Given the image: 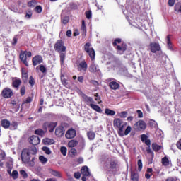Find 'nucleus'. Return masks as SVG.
I'll list each match as a JSON object with an SVG mask.
<instances>
[{"label":"nucleus","instance_id":"obj_56","mask_svg":"<svg viewBox=\"0 0 181 181\" xmlns=\"http://www.w3.org/2000/svg\"><path fill=\"white\" fill-rule=\"evenodd\" d=\"M141 138L142 142H145L146 140H148V136H146V134H142L141 136Z\"/></svg>","mask_w":181,"mask_h":181},{"label":"nucleus","instance_id":"obj_49","mask_svg":"<svg viewBox=\"0 0 181 181\" xmlns=\"http://www.w3.org/2000/svg\"><path fill=\"white\" fill-rule=\"evenodd\" d=\"M84 100L86 103H94V100L91 97L85 96Z\"/></svg>","mask_w":181,"mask_h":181},{"label":"nucleus","instance_id":"obj_60","mask_svg":"<svg viewBox=\"0 0 181 181\" xmlns=\"http://www.w3.org/2000/svg\"><path fill=\"white\" fill-rule=\"evenodd\" d=\"M35 11H37L38 13H40L42 12V7L40 6H37L35 7Z\"/></svg>","mask_w":181,"mask_h":181},{"label":"nucleus","instance_id":"obj_47","mask_svg":"<svg viewBox=\"0 0 181 181\" xmlns=\"http://www.w3.org/2000/svg\"><path fill=\"white\" fill-rule=\"evenodd\" d=\"M11 176H12L13 179H18V170H13Z\"/></svg>","mask_w":181,"mask_h":181},{"label":"nucleus","instance_id":"obj_57","mask_svg":"<svg viewBox=\"0 0 181 181\" xmlns=\"http://www.w3.org/2000/svg\"><path fill=\"white\" fill-rule=\"evenodd\" d=\"M138 114V118H143L144 117V113H142V111L140 110H137Z\"/></svg>","mask_w":181,"mask_h":181},{"label":"nucleus","instance_id":"obj_36","mask_svg":"<svg viewBox=\"0 0 181 181\" xmlns=\"http://www.w3.org/2000/svg\"><path fill=\"white\" fill-rule=\"evenodd\" d=\"M81 30L83 32V35H86L87 32V28H86V22L84 20L82 21Z\"/></svg>","mask_w":181,"mask_h":181},{"label":"nucleus","instance_id":"obj_22","mask_svg":"<svg viewBox=\"0 0 181 181\" xmlns=\"http://www.w3.org/2000/svg\"><path fill=\"white\" fill-rule=\"evenodd\" d=\"M78 145V141L77 140L72 139L68 143L69 148H75V146H77Z\"/></svg>","mask_w":181,"mask_h":181},{"label":"nucleus","instance_id":"obj_11","mask_svg":"<svg viewBox=\"0 0 181 181\" xmlns=\"http://www.w3.org/2000/svg\"><path fill=\"white\" fill-rule=\"evenodd\" d=\"M76 135H77V132L74 129H71L66 132L65 136L67 139H73L76 137Z\"/></svg>","mask_w":181,"mask_h":181},{"label":"nucleus","instance_id":"obj_61","mask_svg":"<svg viewBox=\"0 0 181 181\" xmlns=\"http://www.w3.org/2000/svg\"><path fill=\"white\" fill-rule=\"evenodd\" d=\"M36 152H37L36 147H35V146L32 147L31 148V153H33V155H35L36 153Z\"/></svg>","mask_w":181,"mask_h":181},{"label":"nucleus","instance_id":"obj_44","mask_svg":"<svg viewBox=\"0 0 181 181\" xmlns=\"http://www.w3.org/2000/svg\"><path fill=\"white\" fill-rule=\"evenodd\" d=\"M60 151L64 156H66V155H67V148L62 146Z\"/></svg>","mask_w":181,"mask_h":181},{"label":"nucleus","instance_id":"obj_34","mask_svg":"<svg viewBox=\"0 0 181 181\" xmlns=\"http://www.w3.org/2000/svg\"><path fill=\"white\" fill-rule=\"evenodd\" d=\"M132 180L133 181H138L139 179V175L137 173L135 172H132Z\"/></svg>","mask_w":181,"mask_h":181},{"label":"nucleus","instance_id":"obj_29","mask_svg":"<svg viewBox=\"0 0 181 181\" xmlns=\"http://www.w3.org/2000/svg\"><path fill=\"white\" fill-rule=\"evenodd\" d=\"M50 173L52 175V176H55L57 177H62V174H60V172L56 171L54 170H50Z\"/></svg>","mask_w":181,"mask_h":181},{"label":"nucleus","instance_id":"obj_18","mask_svg":"<svg viewBox=\"0 0 181 181\" xmlns=\"http://www.w3.org/2000/svg\"><path fill=\"white\" fill-rule=\"evenodd\" d=\"M114 127L115 128H119L122 125H123L124 122L121 120L120 119H115L113 121Z\"/></svg>","mask_w":181,"mask_h":181},{"label":"nucleus","instance_id":"obj_20","mask_svg":"<svg viewBox=\"0 0 181 181\" xmlns=\"http://www.w3.org/2000/svg\"><path fill=\"white\" fill-rule=\"evenodd\" d=\"M109 86L112 90H118L119 88V84L115 81L110 82Z\"/></svg>","mask_w":181,"mask_h":181},{"label":"nucleus","instance_id":"obj_28","mask_svg":"<svg viewBox=\"0 0 181 181\" xmlns=\"http://www.w3.org/2000/svg\"><path fill=\"white\" fill-rule=\"evenodd\" d=\"M152 149L155 152H158V151H160V149H162V146H158L157 144L153 143L152 144Z\"/></svg>","mask_w":181,"mask_h":181},{"label":"nucleus","instance_id":"obj_62","mask_svg":"<svg viewBox=\"0 0 181 181\" xmlns=\"http://www.w3.org/2000/svg\"><path fill=\"white\" fill-rule=\"evenodd\" d=\"M81 175L80 174V173H74V177L75 179H80Z\"/></svg>","mask_w":181,"mask_h":181},{"label":"nucleus","instance_id":"obj_7","mask_svg":"<svg viewBox=\"0 0 181 181\" xmlns=\"http://www.w3.org/2000/svg\"><path fill=\"white\" fill-rule=\"evenodd\" d=\"M81 173L83 175L82 181H86V178L90 176V171L88 170V167L83 166L81 170Z\"/></svg>","mask_w":181,"mask_h":181},{"label":"nucleus","instance_id":"obj_19","mask_svg":"<svg viewBox=\"0 0 181 181\" xmlns=\"http://www.w3.org/2000/svg\"><path fill=\"white\" fill-rule=\"evenodd\" d=\"M36 70H40V71H41V73H42L43 74H46L47 73V69L43 64L37 66L36 67Z\"/></svg>","mask_w":181,"mask_h":181},{"label":"nucleus","instance_id":"obj_51","mask_svg":"<svg viewBox=\"0 0 181 181\" xmlns=\"http://www.w3.org/2000/svg\"><path fill=\"white\" fill-rule=\"evenodd\" d=\"M137 165H138V169L139 170H142V160L139 159L137 162Z\"/></svg>","mask_w":181,"mask_h":181},{"label":"nucleus","instance_id":"obj_1","mask_svg":"<svg viewBox=\"0 0 181 181\" xmlns=\"http://www.w3.org/2000/svg\"><path fill=\"white\" fill-rule=\"evenodd\" d=\"M90 46L91 44L90 42L85 44L84 50L88 53L91 60H94V59H95V51H94V49L90 48Z\"/></svg>","mask_w":181,"mask_h":181},{"label":"nucleus","instance_id":"obj_15","mask_svg":"<svg viewBox=\"0 0 181 181\" xmlns=\"http://www.w3.org/2000/svg\"><path fill=\"white\" fill-rule=\"evenodd\" d=\"M64 132V127L63 126H59L55 129V135L59 137L63 136Z\"/></svg>","mask_w":181,"mask_h":181},{"label":"nucleus","instance_id":"obj_8","mask_svg":"<svg viewBox=\"0 0 181 181\" xmlns=\"http://www.w3.org/2000/svg\"><path fill=\"white\" fill-rule=\"evenodd\" d=\"M105 168L107 170L115 169V168H117V161L113 160H107Z\"/></svg>","mask_w":181,"mask_h":181},{"label":"nucleus","instance_id":"obj_50","mask_svg":"<svg viewBox=\"0 0 181 181\" xmlns=\"http://www.w3.org/2000/svg\"><path fill=\"white\" fill-rule=\"evenodd\" d=\"M69 21H70V19L67 16L62 19V22L64 23V25H67V23H69Z\"/></svg>","mask_w":181,"mask_h":181},{"label":"nucleus","instance_id":"obj_55","mask_svg":"<svg viewBox=\"0 0 181 181\" xmlns=\"http://www.w3.org/2000/svg\"><path fill=\"white\" fill-rule=\"evenodd\" d=\"M86 16L87 19H91V16H92L91 11H86Z\"/></svg>","mask_w":181,"mask_h":181},{"label":"nucleus","instance_id":"obj_3","mask_svg":"<svg viewBox=\"0 0 181 181\" xmlns=\"http://www.w3.org/2000/svg\"><path fill=\"white\" fill-rule=\"evenodd\" d=\"M54 49L58 53H62V52H66V46L62 40H57L54 45Z\"/></svg>","mask_w":181,"mask_h":181},{"label":"nucleus","instance_id":"obj_48","mask_svg":"<svg viewBox=\"0 0 181 181\" xmlns=\"http://www.w3.org/2000/svg\"><path fill=\"white\" fill-rule=\"evenodd\" d=\"M20 175H21V176H23L24 179H26V177H28V173H26V171H25L24 170H20Z\"/></svg>","mask_w":181,"mask_h":181},{"label":"nucleus","instance_id":"obj_10","mask_svg":"<svg viewBox=\"0 0 181 181\" xmlns=\"http://www.w3.org/2000/svg\"><path fill=\"white\" fill-rule=\"evenodd\" d=\"M88 70L90 73H100V66L95 62H92L89 66Z\"/></svg>","mask_w":181,"mask_h":181},{"label":"nucleus","instance_id":"obj_35","mask_svg":"<svg viewBox=\"0 0 181 181\" xmlns=\"http://www.w3.org/2000/svg\"><path fill=\"white\" fill-rule=\"evenodd\" d=\"M147 153H149L151 155V159L150 160V163H152V160H153V152H152V150H151V146H148V148L146 149Z\"/></svg>","mask_w":181,"mask_h":181},{"label":"nucleus","instance_id":"obj_45","mask_svg":"<svg viewBox=\"0 0 181 181\" xmlns=\"http://www.w3.org/2000/svg\"><path fill=\"white\" fill-rule=\"evenodd\" d=\"M28 6L30 8H35V6H36V1L32 0V1H29L28 4Z\"/></svg>","mask_w":181,"mask_h":181},{"label":"nucleus","instance_id":"obj_33","mask_svg":"<svg viewBox=\"0 0 181 181\" xmlns=\"http://www.w3.org/2000/svg\"><path fill=\"white\" fill-rule=\"evenodd\" d=\"M69 154L71 156V158H74V156H77V150L76 148H71L69 151Z\"/></svg>","mask_w":181,"mask_h":181},{"label":"nucleus","instance_id":"obj_12","mask_svg":"<svg viewBox=\"0 0 181 181\" xmlns=\"http://www.w3.org/2000/svg\"><path fill=\"white\" fill-rule=\"evenodd\" d=\"M32 62L33 66H37L41 63H43V58L40 55H36L33 58Z\"/></svg>","mask_w":181,"mask_h":181},{"label":"nucleus","instance_id":"obj_42","mask_svg":"<svg viewBox=\"0 0 181 181\" xmlns=\"http://www.w3.org/2000/svg\"><path fill=\"white\" fill-rule=\"evenodd\" d=\"M117 49L121 50L122 52H125V50H127V45H123L122 46L118 45L117 47Z\"/></svg>","mask_w":181,"mask_h":181},{"label":"nucleus","instance_id":"obj_2","mask_svg":"<svg viewBox=\"0 0 181 181\" xmlns=\"http://www.w3.org/2000/svg\"><path fill=\"white\" fill-rule=\"evenodd\" d=\"M21 160L23 163H29L30 161V156L29 154V150L25 148L21 152Z\"/></svg>","mask_w":181,"mask_h":181},{"label":"nucleus","instance_id":"obj_32","mask_svg":"<svg viewBox=\"0 0 181 181\" xmlns=\"http://www.w3.org/2000/svg\"><path fill=\"white\" fill-rule=\"evenodd\" d=\"M39 160L41 162L42 165H46V163H47L48 161L47 158H46L43 156H40Z\"/></svg>","mask_w":181,"mask_h":181},{"label":"nucleus","instance_id":"obj_59","mask_svg":"<svg viewBox=\"0 0 181 181\" xmlns=\"http://www.w3.org/2000/svg\"><path fill=\"white\" fill-rule=\"evenodd\" d=\"M117 43H121V39L117 38L113 42L114 46H117Z\"/></svg>","mask_w":181,"mask_h":181},{"label":"nucleus","instance_id":"obj_39","mask_svg":"<svg viewBox=\"0 0 181 181\" xmlns=\"http://www.w3.org/2000/svg\"><path fill=\"white\" fill-rule=\"evenodd\" d=\"M175 11L176 12H181V2H178L175 4Z\"/></svg>","mask_w":181,"mask_h":181},{"label":"nucleus","instance_id":"obj_21","mask_svg":"<svg viewBox=\"0 0 181 181\" xmlns=\"http://www.w3.org/2000/svg\"><path fill=\"white\" fill-rule=\"evenodd\" d=\"M44 145H53L54 140L53 139L46 138L42 140Z\"/></svg>","mask_w":181,"mask_h":181},{"label":"nucleus","instance_id":"obj_4","mask_svg":"<svg viewBox=\"0 0 181 181\" xmlns=\"http://www.w3.org/2000/svg\"><path fill=\"white\" fill-rule=\"evenodd\" d=\"M136 131H145L146 129V123L144 120H139L134 125Z\"/></svg>","mask_w":181,"mask_h":181},{"label":"nucleus","instance_id":"obj_37","mask_svg":"<svg viewBox=\"0 0 181 181\" xmlns=\"http://www.w3.org/2000/svg\"><path fill=\"white\" fill-rule=\"evenodd\" d=\"M167 45L170 50H173V48H172V42H170V35L167 37Z\"/></svg>","mask_w":181,"mask_h":181},{"label":"nucleus","instance_id":"obj_46","mask_svg":"<svg viewBox=\"0 0 181 181\" xmlns=\"http://www.w3.org/2000/svg\"><path fill=\"white\" fill-rule=\"evenodd\" d=\"M105 114H107V115H114L115 114V111L110 109H105Z\"/></svg>","mask_w":181,"mask_h":181},{"label":"nucleus","instance_id":"obj_30","mask_svg":"<svg viewBox=\"0 0 181 181\" xmlns=\"http://www.w3.org/2000/svg\"><path fill=\"white\" fill-rule=\"evenodd\" d=\"M59 57H60L61 65L63 66V64H64V60H66V53L60 52Z\"/></svg>","mask_w":181,"mask_h":181},{"label":"nucleus","instance_id":"obj_43","mask_svg":"<svg viewBox=\"0 0 181 181\" xmlns=\"http://www.w3.org/2000/svg\"><path fill=\"white\" fill-rule=\"evenodd\" d=\"M42 151H43L47 155H50V153H52V151H50V148H49V147H46V146L42 147Z\"/></svg>","mask_w":181,"mask_h":181},{"label":"nucleus","instance_id":"obj_24","mask_svg":"<svg viewBox=\"0 0 181 181\" xmlns=\"http://www.w3.org/2000/svg\"><path fill=\"white\" fill-rule=\"evenodd\" d=\"M127 127V124L124 123L119 127H118V134L120 136H124V128Z\"/></svg>","mask_w":181,"mask_h":181},{"label":"nucleus","instance_id":"obj_23","mask_svg":"<svg viewBox=\"0 0 181 181\" xmlns=\"http://www.w3.org/2000/svg\"><path fill=\"white\" fill-rule=\"evenodd\" d=\"M90 108L96 111L97 112H103V110H101V107L97 105H94L93 103L90 104Z\"/></svg>","mask_w":181,"mask_h":181},{"label":"nucleus","instance_id":"obj_54","mask_svg":"<svg viewBox=\"0 0 181 181\" xmlns=\"http://www.w3.org/2000/svg\"><path fill=\"white\" fill-rule=\"evenodd\" d=\"M131 132V126H128L124 131V135H128Z\"/></svg>","mask_w":181,"mask_h":181},{"label":"nucleus","instance_id":"obj_38","mask_svg":"<svg viewBox=\"0 0 181 181\" xmlns=\"http://www.w3.org/2000/svg\"><path fill=\"white\" fill-rule=\"evenodd\" d=\"M162 164L163 166H168L169 165V159L167 157H164L162 158Z\"/></svg>","mask_w":181,"mask_h":181},{"label":"nucleus","instance_id":"obj_26","mask_svg":"<svg viewBox=\"0 0 181 181\" xmlns=\"http://www.w3.org/2000/svg\"><path fill=\"white\" fill-rule=\"evenodd\" d=\"M61 81L66 88H69V83L67 82V79L64 78V75L61 74Z\"/></svg>","mask_w":181,"mask_h":181},{"label":"nucleus","instance_id":"obj_64","mask_svg":"<svg viewBox=\"0 0 181 181\" xmlns=\"http://www.w3.org/2000/svg\"><path fill=\"white\" fill-rule=\"evenodd\" d=\"M177 147L178 148V149H180L181 151V139H180L179 141L177 142Z\"/></svg>","mask_w":181,"mask_h":181},{"label":"nucleus","instance_id":"obj_16","mask_svg":"<svg viewBox=\"0 0 181 181\" xmlns=\"http://www.w3.org/2000/svg\"><path fill=\"white\" fill-rule=\"evenodd\" d=\"M20 59L23 63L28 67L29 64H28V61L26 60V52L21 51L20 53Z\"/></svg>","mask_w":181,"mask_h":181},{"label":"nucleus","instance_id":"obj_58","mask_svg":"<svg viewBox=\"0 0 181 181\" xmlns=\"http://www.w3.org/2000/svg\"><path fill=\"white\" fill-rule=\"evenodd\" d=\"M127 114H128V112L124 111V112H122L119 114V116L121 117V118H126L127 117Z\"/></svg>","mask_w":181,"mask_h":181},{"label":"nucleus","instance_id":"obj_53","mask_svg":"<svg viewBox=\"0 0 181 181\" xmlns=\"http://www.w3.org/2000/svg\"><path fill=\"white\" fill-rule=\"evenodd\" d=\"M28 83H29L30 86H35V79L33 78V76L30 77Z\"/></svg>","mask_w":181,"mask_h":181},{"label":"nucleus","instance_id":"obj_5","mask_svg":"<svg viewBox=\"0 0 181 181\" xmlns=\"http://www.w3.org/2000/svg\"><path fill=\"white\" fill-rule=\"evenodd\" d=\"M56 127H57V123H56V122H47L44 123V124H43L44 129H45V131H47V128H48V130L50 132H53V131H54V128H56Z\"/></svg>","mask_w":181,"mask_h":181},{"label":"nucleus","instance_id":"obj_40","mask_svg":"<svg viewBox=\"0 0 181 181\" xmlns=\"http://www.w3.org/2000/svg\"><path fill=\"white\" fill-rule=\"evenodd\" d=\"M35 133L36 135H40V136H43V135H45V131H43L42 129L35 130Z\"/></svg>","mask_w":181,"mask_h":181},{"label":"nucleus","instance_id":"obj_6","mask_svg":"<svg viewBox=\"0 0 181 181\" xmlns=\"http://www.w3.org/2000/svg\"><path fill=\"white\" fill-rule=\"evenodd\" d=\"M1 95L4 98H11L13 95V91L9 88H5L1 92Z\"/></svg>","mask_w":181,"mask_h":181},{"label":"nucleus","instance_id":"obj_17","mask_svg":"<svg viewBox=\"0 0 181 181\" xmlns=\"http://www.w3.org/2000/svg\"><path fill=\"white\" fill-rule=\"evenodd\" d=\"M21 84H22V81H21V79L16 78L14 79H13V82H12V86L14 88H19V86H21Z\"/></svg>","mask_w":181,"mask_h":181},{"label":"nucleus","instance_id":"obj_25","mask_svg":"<svg viewBox=\"0 0 181 181\" xmlns=\"http://www.w3.org/2000/svg\"><path fill=\"white\" fill-rule=\"evenodd\" d=\"M1 127L3 128L8 129L11 127V122L6 119H4L1 121Z\"/></svg>","mask_w":181,"mask_h":181},{"label":"nucleus","instance_id":"obj_9","mask_svg":"<svg viewBox=\"0 0 181 181\" xmlns=\"http://www.w3.org/2000/svg\"><path fill=\"white\" fill-rule=\"evenodd\" d=\"M10 108L12 110V112H18L19 111V108H21V105L16 103V100H13L10 103Z\"/></svg>","mask_w":181,"mask_h":181},{"label":"nucleus","instance_id":"obj_41","mask_svg":"<svg viewBox=\"0 0 181 181\" xmlns=\"http://www.w3.org/2000/svg\"><path fill=\"white\" fill-rule=\"evenodd\" d=\"M22 77H23V81H24V83H28V73L26 72H22Z\"/></svg>","mask_w":181,"mask_h":181},{"label":"nucleus","instance_id":"obj_31","mask_svg":"<svg viewBox=\"0 0 181 181\" xmlns=\"http://www.w3.org/2000/svg\"><path fill=\"white\" fill-rule=\"evenodd\" d=\"M80 67L81 68L82 70H83V71H86V70H87V62L85 61L81 62L79 64Z\"/></svg>","mask_w":181,"mask_h":181},{"label":"nucleus","instance_id":"obj_13","mask_svg":"<svg viewBox=\"0 0 181 181\" xmlns=\"http://www.w3.org/2000/svg\"><path fill=\"white\" fill-rule=\"evenodd\" d=\"M150 50L152 53H156V52H159L160 50V45L156 42H151Z\"/></svg>","mask_w":181,"mask_h":181},{"label":"nucleus","instance_id":"obj_63","mask_svg":"<svg viewBox=\"0 0 181 181\" xmlns=\"http://www.w3.org/2000/svg\"><path fill=\"white\" fill-rule=\"evenodd\" d=\"M175 0H169V1H168V5H169V6H173V5H175Z\"/></svg>","mask_w":181,"mask_h":181},{"label":"nucleus","instance_id":"obj_27","mask_svg":"<svg viewBox=\"0 0 181 181\" xmlns=\"http://www.w3.org/2000/svg\"><path fill=\"white\" fill-rule=\"evenodd\" d=\"M87 136L90 141H93L95 138V133H94V132H88Z\"/></svg>","mask_w":181,"mask_h":181},{"label":"nucleus","instance_id":"obj_52","mask_svg":"<svg viewBox=\"0 0 181 181\" xmlns=\"http://www.w3.org/2000/svg\"><path fill=\"white\" fill-rule=\"evenodd\" d=\"M21 95H25V93H26V88L25 86H22L20 89Z\"/></svg>","mask_w":181,"mask_h":181},{"label":"nucleus","instance_id":"obj_14","mask_svg":"<svg viewBox=\"0 0 181 181\" xmlns=\"http://www.w3.org/2000/svg\"><path fill=\"white\" fill-rule=\"evenodd\" d=\"M29 142L34 146L39 145L40 144V139L37 136H31Z\"/></svg>","mask_w":181,"mask_h":181}]
</instances>
